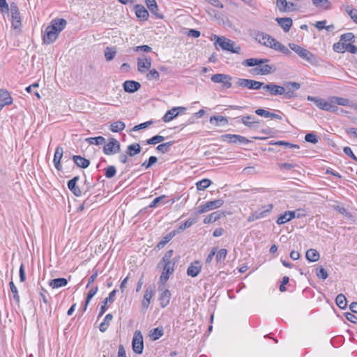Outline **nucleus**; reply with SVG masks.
I'll return each mask as SVG.
<instances>
[{
	"instance_id": "f257e3e1",
	"label": "nucleus",
	"mask_w": 357,
	"mask_h": 357,
	"mask_svg": "<svg viewBox=\"0 0 357 357\" xmlns=\"http://www.w3.org/2000/svg\"><path fill=\"white\" fill-rule=\"evenodd\" d=\"M66 24L67 22L64 19L53 20L45 31L43 38L44 43H54L57 39L59 33L65 29Z\"/></svg>"
},
{
	"instance_id": "f03ea898",
	"label": "nucleus",
	"mask_w": 357,
	"mask_h": 357,
	"mask_svg": "<svg viewBox=\"0 0 357 357\" xmlns=\"http://www.w3.org/2000/svg\"><path fill=\"white\" fill-rule=\"evenodd\" d=\"M255 38L260 44L266 47H271L286 55H290L291 54V52L286 46L271 37L270 35L264 32L256 31L255 33Z\"/></svg>"
},
{
	"instance_id": "7ed1b4c3",
	"label": "nucleus",
	"mask_w": 357,
	"mask_h": 357,
	"mask_svg": "<svg viewBox=\"0 0 357 357\" xmlns=\"http://www.w3.org/2000/svg\"><path fill=\"white\" fill-rule=\"evenodd\" d=\"M289 48L296 52L301 59L305 60L310 64L317 65L319 63V61L317 56L308 51L307 50L295 44V43H289Z\"/></svg>"
},
{
	"instance_id": "20e7f679",
	"label": "nucleus",
	"mask_w": 357,
	"mask_h": 357,
	"mask_svg": "<svg viewBox=\"0 0 357 357\" xmlns=\"http://www.w3.org/2000/svg\"><path fill=\"white\" fill-rule=\"evenodd\" d=\"M214 38L216 40L215 42V45H218L222 50L231 52L232 53H240V46L234 47L235 43L232 40L224 36H218L216 35L214 36Z\"/></svg>"
},
{
	"instance_id": "39448f33",
	"label": "nucleus",
	"mask_w": 357,
	"mask_h": 357,
	"mask_svg": "<svg viewBox=\"0 0 357 357\" xmlns=\"http://www.w3.org/2000/svg\"><path fill=\"white\" fill-rule=\"evenodd\" d=\"M307 99L314 102L317 107L322 110L331 112H337L339 110V107L333 102L332 99L330 101H326L323 98L311 96H308Z\"/></svg>"
},
{
	"instance_id": "423d86ee",
	"label": "nucleus",
	"mask_w": 357,
	"mask_h": 357,
	"mask_svg": "<svg viewBox=\"0 0 357 357\" xmlns=\"http://www.w3.org/2000/svg\"><path fill=\"white\" fill-rule=\"evenodd\" d=\"M236 84L238 86L247 88L248 89L258 90L263 86L264 82L250 79L238 78L236 81Z\"/></svg>"
},
{
	"instance_id": "0eeeda50",
	"label": "nucleus",
	"mask_w": 357,
	"mask_h": 357,
	"mask_svg": "<svg viewBox=\"0 0 357 357\" xmlns=\"http://www.w3.org/2000/svg\"><path fill=\"white\" fill-rule=\"evenodd\" d=\"M132 349L135 354H141L144 349L143 336L139 331H136L132 339Z\"/></svg>"
},
{
	"instance_id": "6e6552de",
	"label": "nucleus",
	"mask_w": 357,
	"mask_h": 357,
	"mask_svg": "<svg viewBox=\"0 0 357 357\" xmlns=\"http://www.w3.org/2000/svg\"><path fill=\"white\" fill-rule=\"evenodd\" d=\"M120 151V143L116 139L112 137L109 142L103 148V152L105 155H113L119 153Z\"/></svg>"
},
{
	"instance_id": "1a4fd4ad",
	"label": "nucleus",
	"mask_w": 357,
	"mask_h": 357,
	"mask_svg": "<svg viewBox=\"0 0 357 357\" xmlns=\"http://www.w3.org/2000/svg\"><path fill=\"white\" fill-rule=\"evenodd\" d=\"M223 204H224V201L221 199L208 202L205 204H203L199 207L197 213L202 214V213H206L210 210H212L214 208H218L221 207L223 205Z\"/></svg>"
},
{
	"instance_id": "9d476101",
	"label": "nucleus",
	"mask_w": 357,
	"mask_h": 357,
	"mask_svg": "<svg viewBox=\"0 0 357 357\" xmlns=\"http://www.w3.org/2000/svg\"><path fill=\"white\" fill-rule=\"evenodd\" d=\"M220 137L222 141L232 144H248L250 142L246 137L239 135L225 134L221 135Z\"/></svg>"
},
{
	"instance_id": "9b49d317",
	"label": "nucleus",
	"mask_w": 357,
	"mask_h": 357,
	"mask_svg": "<svg viewBox=\"0 0 357 357\" xmlns=\"http://www.w3.org/2000/svg\"><path fill=\"white\" fill-rule=\"evenodd\" d=\"M211 79L214 83H222L226 89H229L231 86V77L228 75L215 74L212 75Z\"/></svg>"
},
{
	"instance_id": "f8f14e48",
	"label": "nucleus",
	"mask_w": 357,
	"mask_h": 357,
	"mask_svg": "<svg viewBox=\"0 0 357 357\" xmlns=\"http://www.w3.org/2000/svg\"><path fill=\"white\" fill-rule=\"evenodd\" d=\"M10 12L12 16V26L14 29H19L21 26V18L17 6L15 3L10 4Z\"/></svg>"
},
{
	"instance_id": "ddd939ff",
	"label": "nucleus",
	"mask_w": 357,
	"mask_h": 357,
	"mask_svg": "<svg viewBox=\"0 0 357 357\" xmlns=\"http://www.w3.org/2000/svg\"><path fill=\"white\" fill-rule=\"evenodd\" d=\"M286 88V98L290 99L297 96L296 91L301 88V84L295 82L284 83Z\"/></svg>"
},
{
	"instance_id": "4468645a",
	"label": "nucleus",
	"mask_w": 357,
	"mask_h": 357,
	"mask_svg": "<svg viewBox=\"0 0 357 357\" xmlns=\"http://www.w3.org/2000/svg\"><path fill=\"white\" fill-rule=\"evenodd\" d=\"M186 108L184 107H175L168 110L162 117L164 122H169L176 118L179 112L185 111Z\"/></svg>"
},
{
	"instance_id": "2eb2a0df",
	"label": "nucleus",
	"mask_w": 357,
	"mask_h": 357,
	"mask_svg": "<svg viewBox=\"0 0 357 357\" xmlns=\"http://www.w3.org/2000/svg\"><path fill=\"white\" fill-rule=\"evenodd\" d=\"M273 204H268L267 208L261 211H255L252 213L248 218V222H252L258 219L265 217L273 208Z\"/></svg>"
},
{
	"instance_id": "dca6fc26",
	"label": "nucleus",
	"mask_w": 357,
	"mask_h": 357,
	"mask_svg": "<svg viewBox=\"0 0 357 357\" xmlns=\"http://www.w3.org/2000/svg\"><path fill=\"white\" fill-rule=\"evenodd\" d=\"M275 70L276 68L273 65L266 64V63L258 65V66L254 69L256 74L261 75L271 74Z\"/></svg>"
},
{
	"instance_id": "f3484780",
	"label": "nucleus",
	"mask_w": 357,
	"mask_h": 357,
	"mask_svg": "<svg viewBox=\"0 0 357 357\" xmlns=\"http://www.w3.org/2000/svg\"><path fill=\"white\" fill-rule=\"evenodd\" d=\"M276 6L280 12H291L295 10V4L287 0H276Z\"/></svg>"
},
{
	"instance_id": "a211bd4d",
	"label": "nucleus",
	"mask_w": 357,
	"mask_h": 357,
	"mask_svg": "<svg viewBox=\"0 0 357 357\" xmlns=\"http://www.w3.org/2000/svg\"><path fill=\"white\" fill-rule=\"evenodd\" d=\"M202 268V265L199 261H195L191 263L187 269V274L192 278L197 277Z\"/></svg>"
},
{
	"instance_id": "6ab92c4d",
	"label": "nucleus",
	"mask_w": 357,
	"mask_h": 357,
	"mask_svg": "<svg viewBox=\"0 0 357 357\" xmlns=\"http://www.w3.org/2000/svg\"><path fill=\"white\" fill-rule=\"evenodd\" d=\"M123 86L126 92L134 93L140 89L141 84L136 81L127 80L123 83Z\"/></svg>"
},
{
	"instance_id": "aec40b11",
	"label": "nucleus",
	"mask_w": 357,
	"mask_h": 357,
	"mask_svg": "<svg viewBox=\"0 0 357 357\" xmlns=\"http://www.w3.org/2000/svg\"><path fill=\"white\" fill-rule=\"evenodd\" d=\"M63 149L61 146H57L55 150L54 155V164L55 168L58 171H61L62 169V166L61 165V160L63 157Z\"/></svg>"
},
{
	"instance_id": "412c9836",
	"label": "nucleus",
	"mask_w": 357,
	"mask_h": 357,
	"mask_svg": "<svg viewBox=\"0 0 357 357\" xmlns=\"http://www.w3.org/2000/svg\"><path fill=\"white\" fill-rule=\"evenodd\" d=\"M145 2L147 8L153 15H154L157 18H163V15L158 12L159 9L155 0H145Z\"/></svg>"
},
{
	"instance_id": "4be33fe9",
	"label": "nucleus",
	"mask_w": 357,
	"mask_h": 357,
	"mask_svg": "<svg viewBox=\"0 0 357 357\" xmlns=\"http://www.w3.org/2000/svg\"><path fill=\"white\" fill-rule=\"evenodd\" d=\"M151 66V59L144 58L137 59V68L140 73L146 72Z\"/></svg>"
},
{
	"instance_id": "5701e85b",
	"label": "nucleus",
	"mask_w": 357,
	"mask_h": 357,
	"mask_svg": "<svg viewBox=\"0 0 357 357\" xmlns=\"http://www.w3.org/2000/svg\"><path fill=\"white\" fill-rule=\"evenodd\" d=\"M116 291H117L116 289H114L112 291H111L109 293L108 297L105 298V300L102 302L103 304L102 305V306L100 307L98 317L102 316L105 312V311L107 309V303H113L114 301V297L116 294Z\"/></svg>"
},
{
	"instance_id": "b1692460",
	"label": "nucleus",
	"mask_w": 357,
	"mask_h": 357,
	"mask_svg": "<svg viewBox=\"0 0 357 357\" xmlns=\"http://www.w3.org/2000/svg\"><path fill=\"white\" fill-rule=\"evenodd\" d=\"M275 21L285 32L289 31L293 24L292 19L290 17H277Z\"/></svg>"
},
{
	"instance_id": "393cba45",
	"label": "nucleus",
	"mask_w": 357,
	"mask_h": 357,
	"mask_svg": "<svg viewBox=\"0 0 357 357\" xmlns=\"http://www.w3.org/2000/svg\"><path fill=\"white\" fill-rule=\"evenodd\" d=\"M79 179V177L75 176L73 178L68 182V187L69 190L77 197H79L82 195V192L79 187L77 186L76 183Z\"/></svg>"
},
{
	"instance_id": "a878e982",
	"label": "nucleus",
	"mask_w": 357,
	"mask_h": 357,
	"mask_svg": "<svg viewBox=\"0 0 357 357\" xmlns=\"http://www.w3.org/2000/svg\"><path fill=\"white\" fill-rule=\"evenodd\" d=\"M135 11L136 16L143 20H146L149 18V14L145 7L140 4L135 6Z\"/></svg>"
},
{
	"instance_id": "bb28decb",
	"label": "nucleus",
	"mask_w": 357,
	"mask_h": 357,
	"mask_svg": "<svg viewBox=\"0 0 357 357\" xmlns=\"http://www.w3.org/2000/svg\"><path fill=\"white\" fill-rule=\"evenodd\" d=\"M241 122L248 128H257V124L259 121L257 120L255 116H245L241 117Z\"/></svg>"
},
{
	"instance_id": "cd10ccee",
	"label": "nucleus",
	"mask_w": 357,
	"mask_h": 357,
	"mask_svg": "<svg viewBox=\"0 0 357 357\" xmlns=\"http://www.w3.org/2000/svg\"><path fill=\"white\" fill-rule=\"evenodd\" d=\"M294 218H296V211H286L278 218L276 222L278 225H282L290 221Z\"/></svg>"
},
{
	"instance_id": "c85d7f7f",
	"label": "nucleus",
	"mask_w": 357,
	"mask_h": 357,
	"mask_svg": "<svg viewBox=\"0 0 357 357\" xmlns=\"http://www.w3.org/2000/svg\"><path fill=\"white\" fill-rule=\"evenodd\" d=\"M268 61V59H256V58H251V59H248L246 60H245L243 62V64L245 65V66H249V67H251V66H258V65L259 64H263L264 63H267Z\"/></svg>"
},
{
	"instance_id": "c756f323",
	"label": "nucleus",
	"mask_w": 357,
	"mask_h": 357,
	"mask_svg": "<svg viewBox=\"0 0 357 357\" xmlns=\"http://www.w3.org/2000/svg\"><path fill=\"white\" fill-rule=\"evenodd\" d=\"M171 298V293L168 289H165L160 295L159 301L162 307H166L169 303Z\"/></svg>"
},
{
	"instance_id": "7c9ffc66",
	"label": "nucleus",
	"mask_w": 357,
	"mask_h": 357,
	"mask_svg": "<svg viewBox=\"0 0 357 357\" xmlns=\"http://www.w3.org/2000/svg\"><path fill=\"white\" fill-rule=\"evenodd\" d=\"M0 102L5 105H9L13 103V98L7 90L0 89Z\"/></svg>"
},
{
	"instance_id": "2f4dec72",
	"label": "nucleus",
	"mask_w": 357,
	"mask_h": 357,
	"mask_svg": "<svg viewBox=\"0 0 357 357\" xmlns=\"http://www.w3.org/2000/svg\"><path fill=\"white\" fill-rule=\"evenodd\" d=\"M68 284V280L63 278H55L51 280L49 282V285L52 289H57L59 287H63L66 286Z\"/></svg>"
},
{
	"instance_id": "473e14b6",
	"label": "nucleus",
	"mask_w": 357,
	"mask_h": 357,
	"mask_svg": "<svg viewBox=\"0 0 357 357\" xmlns=\"http://www.w3.org/2000/svg\"><path fill=\"white\" fill-rule=\"evenodd\" d=\"M153 288L151 287H149L146 289L144 295V299L142 301V306L145 308H147L150 304L151 299L152 298L153 296Z\"/></svg>"
},
{
	"instance_id": "72a5a7b5",
	"label": "nucleus",
	"mask_w": 357,
	"mask_h": 357,
	"mask_svg": "<svg viewBox=\"0 0 357 357\" xmlns=\"http://www.w3.org/2000/svg\"><path fill=\"white\" fill-rule=\"evenodd\" d=\"M222 216H225L224 213L220 212V211H215V212L211 213L210 215H207L204 218V223L208 224V223L214 222L217 221L218 220H219Z\"/></svg>"
},
{
	"instance_id": "f704fd0d",
	"label": "nucleus",
	"mask_w": 357,
	"mask_h": 357,
	"mask_svg": "<svg viewBox=\"0 0 357 357\" xmlns=\"http://www.w3.org/2000/svg\"><path fill=\"white\" fill-rule=\"evenodd\" d=\"M73 159L74 162L77 165V166L83 169L88 167L90 165L89 160L84 158L80 155H74L73 157Z\"/></svg>"
},
{
	"instance_id": "c9c22d12",
	"label": "nucleus",
	"mask_w": 357,
	"mask_h": 357,
	"mask_svg": "<svg viewBox=\"0 0 357 357\" xmlns=\"http://www.w3.org/2000/svg\"><path fill=\"white\" fill-rule=\"evenodd\" d=\"M306 259L312 262L317 261L319 259V253L314 249H309L305 254Z\"/></svg>"
},
{
	"instance_id": "e433bc0d",
	"label": "nucleus",
	"mask_w": 357,
	"mask_h": 357,
	"mask_svg": "<svg viewBox=\"0 0 357 357\" xmlns=\"http://www.w3.org/2000/svg\"><path fill=\"white\" fill-rule=\"evenodd\" d=\"M314 6L324 10H329L331 8V3L328 0H312Z\"/></svg>"
},
{
	"instance_id": "4c0bfd02",
	"label": "nucleus",
	"mask_w": 357,
	"mask_h": 357,
	"mask_svg": "<svg viewBox=\"0 0 357 357\" xmlns=\"http://www.w3.org/2000/svg\"><path fill=\"white\" fill-rule=\"evenodd\" d=\"M141 151V146L139 144L135 143L130 144L128 146L126 153L132 157L139 153Z\"/></svg>"
},
{
	"instance_id": "58836bf2",
	"label": "nucleus",
	"mask_w": 357,
	"mask_h": 357,
	"mask_svg": "<svg viewBox=\"0 0 357 357\" xmlns=\"http://www.w3.org/2000/svg\"><path fill=\"white\" fill-rule=\"evenodd\" d=\"M215 121V126H218L221 124L222 125H227L228 123V120L226 117L218 115V116H213L210 118V122L211 123H213V122Z\"/></svg>"
},
{
	"instance_id": "ea45409f",
	"label": "nucleus",
	"mask_w": 357,
	"mask_h": 357,
	"mask_svg": "<svg viewBox=\"0 0 357 357\" xmlns=\"http://www.w3.org/2000/svg\"><path fill=\"white\" fill-rule=\"evenodd\" d=\"M116 52V47H107L104 52L105 59L108 61H112L114 58Z\"/></svg>"
},
{
	"instance_id": "a19ab883",
	"label": "nucleus",
	"mask_w": 357,
	"mask_h": 357,
	"mask_svg": "<svg viewBox=\"0 0 357 357\" xmlns=\"http://www.w3.org/2000/svg\"><path fill=\"white\" fill-rule=\"evenodd\" d=\"M126 127L125 123L121 121H117L110 125V130L113 132H118L124 130Z\"/></svg>"
},
{
	"instance_id": "79ce46f5",
	"label": "nucleus",
	"mask_w": 357,
	"mask_h": 357,
	"mask_svg": "<svg viewBox=\"0 0 357 357\" xmlns=\"http://www.w3.org/2000/svg\"><path fill=\"white\" fill-rule=\"evenodd\" d=\"M335 302H336L337 305L340 309L344 310L347 307V298L344 296V295H343L342 294H340L337 296V297L335 298Z\"/></svg>"
},
{
	"instance_id": "37998d69",
	"label": "nucleus",
	"mask_w": 357,
	"mask_h": 357,
	"mask_svg": "<svg viewBox=\"0 0 357 357\" xmlns=\"http://www.w3.org/2000/svg\"><path fill=\"white\" fill-rule=\"evenodd\" d=\"M275 87H277V84L274 83H269L268 84L263 85L262 88L265 91H266L269 95L271 96H278L277 94V89H275Z\"/></svg>"
},
{
	"instance_id": "c03bdc74",
	"label": "nucleus",
	"mask_w": 357,
	"mask_h": 357,
	"mask_svg": "<svg viewBox=\"0 0 357 357\" xmlns=\"http://www.w3.org/2000/svg\"><path fill=\"white\" fill-rule=\"evenodd\" d=\"M86 141L93 145H101L105 143V139L102 136L86 138Z\"/></svg>"
},
{
	"instance_id": "a18cd8bd",
	"label": "nucleus",
	"mask_w": 357,
	"mask_h": 357,
	"mask_svg": "<svg viewBox=\"0 0 357 357\" xmlns=\"http://www.w3.org/2000/svg\"><path fill=\"white\" fill-rule=\"evenodd\" d=\"M174 141H171L161 144L157 146L156 149L162 153H167L170 150V147L174 144Z\"/></svg>"
},
{
	"instance_id": "49530a36",
	"label": "nucleus",
	"mask_w": 357,
	"mask_h": 357,
	"mask_svg": "<svg viewBox=\"0 0 357 357\" xmlns=\"http://www.w3.org/2000/svg\"><path fill=\"white\" fill-rule=\"evenodd\" d=\"M197 221V218H190L188 220H186L184 223L181 224L178 228V232L180 231H184L185 229L191 227L193 224L196 223Z\"/></svg>"
},
{
	"instance_id": "de8ad7c7",
	"label": "nucleus",
	"mask_w": 357,
	"mask_h": 357,
	"mask_svg": "<svg viewBox=\"0 0 357 357\" xmlns=\"http://www.w3.org/2000/svg\"><path fill=\"white\" fill-rule=\"evenodd\" d=\"M333 102L336 105L347 106L350 105L349 100L340 97H333L332 98Z\"/></svg>"
},
{
	"instance_id": "09e8293b",
	"label": "nucleus",
	"mask_w": 357,
	"mask_h": 357,
	"mask_svg": "<svg viewBox=\"0 0 357 357\" xmlns=\"http://www.w3.org/2000/svg\"><path fill=\"white\" fill-rule=\"evenodd\" d=\"M98 290V288L97 286L93 287V288L91 289V290L88 293V295L86 298V303H85V305L84 307V310H86L89 303H90L92 298L96 294Z\"/></svg>"
},
{
	"instance_id": "8fccbe9b",
	"label": "nucleus",
	"mask_w": 357,
	"mask_h": 357,
	"mask_svg": "<svg viewBox=\"0 0 357 357\" xmlns=\"http://www.w3.org/2000/svg\"><path fill=\"white\" fill-rule=\"evenodd\" d=\"M163 335L162 328H155L151 331L150 337L153 340H156Z\"/></svg>"
},
{
	"instance_id": "3c124183",
	"label": "nucleus",
	"mask_w": 357,
	"mask_h": 357,
	"mask_svg": "<svg viewBox=\"0 0 357 357\" xmlns=\"http://www.w3.org/2000/svg\"><path fill=\"white\" fill-rule=\"evenodd\" d=\"M211 183V181L208 178H204L202 181L197 182L196 183L197 188L199 190H204L206 189Z\"/></svg>"
},
{
	"instance_id": "603ef678",
	"label": "nucleus",
	"mask_w": 357,
	"mask_h": 357,
	"mask_svg": "<svg viewBox=\"0 0 357 357\" xmlns=\"http://www.w3.org/2000/svg\"><path fill=\"white\" fill-rule=\"evenodd\" d=\"M174 234L172 233L167 234L165 236L162 238V239L158 243L157 248L158 249H161L165 247V245L169 243L172 238H173Z\"/></svg>"
},
{
	"instance_id": "864d4df0",
	"label": "nucleus",
	"mask_w": 357,
	"mask_h": 357,
	"mask_svg": "<svg viewBox=\"0 0 357 357\" xmlns=\"http://www.w3.org/2000/svg\"><path fill=\"white\" fill-rule=\"evenodd\" d=\"M227 255V250L225 248L220 249L218 252L217 251L215 257L216 261L218 263L223 261L225 259Z\"/></svg>"
},
{
	"instance_id": "5fc2aeb1",
	"label": "nucleus",
	"mask_w": 357,
	"mask_h": 357,
	"mask_svg": "<svg viewBox=\"0 0 357 357\" xmlns=\"http://www.w3.org/2000/svg\"><path fill=\"white\" fill-rule=\"evenodd\" d=\"M173 255V250H168L162 257V261L164 264H174V263L172 262V257Z\"/></svg>"
},
{
	"instance_id": "6e6d98bb",
	"label": "nucleus",
	"mask_w": 357,
	"mask_h": 357,
	"mask_svg": "<svg viewBox=\"0 0 357 357\" xmlns=\"http://www.w3.org/2000/svg\"><path fill=\"white\" fill-rule=\"evenodd\" d=\"M165 137L161 135H155L153 137L149 139L146 142L149 144H156L158 143L162 142L165 140Z\"/></svg>"
},
{
	"instance_id": "4d7b16f0",
	"label": "nucleus",
	"mask_w": 357,
	"mask_h": 357,
	"mask_svg": "<svg viewBox=\"0 0 357 357\" xmlns=\"http://www.w3.org/2000/svg\"><path fill=\"white\" fill-rule=\"evenodd\" d=\"M116 173V170L114 166H109L105 169V176L107 178H113Z\"/></svg>"
},
{
	"instance_id": "13d9d810",
	"label": "nucleus",
	"mask_w": 357,
	"mask_h": 357,
	"mask_svg": "<svg viewBox=\"0 0 357 357\" xmlns=\"http://www.w3.org/2000/svg\"><path fill=\"white\" fill-rule=\"evenodd\" d=\"M9 285H10V287L11 292L13 293V298L17 302H19L20 301V296H19L18 291H17V289L16 286L15 285V284L13 283V281L10 282Z\"/></svg>"
},
{
	"instance_id": "bf43d9fd",
	"label": "nucleus",
	"mask_w": 357,
	"mask_h": 357,
	"mask_svg": "<svg viewBox=\"0 0 357 357\" xmlns=\"http://www.w3.org/2000/svg\"><path fill=\"white\" fill-rule=\"evenodd\" d=\"M305 139L306 142L312 144H317L318 142V137L313 132L306 134L305 136Z\"/></svg>"
},
{
	"instance_id": "052dcab7",
	"label": "nucleus",
	"mask_w": 357,
	"mask_h": 357,
	"mask_svg": "<svg viewBox=\"0 0 357 357\" xmlns=\"http://www.w3.org/2000/svg\"><path fill=\"white\" fill-rule=\"evenodd\" d=\"M354 35L353 33L349 32L347 33H344L341 36L340 40L344 42H354Z\"/></svg>"
},
{
	"instance_id": "680f3d73",
	"label": "nucleus",
	"mask_w": 357,
	"mask_h": 357,
	"mask_svg": "<svg viewBox=\"0 0 357 357\" xmlns=\"http://www.w3.org/2000/svg\"><path fill=\"white\" fill-rule=\"evenodd\" d=\"M160 77L159 73L155 69H152L146 75V77L149 80L158 79Z\"/></svg>"
},
{
	"instance_id": "e2e57ef3",
	"label": "nucleus",
	"mask_w": 357,
	"mask_h": 357,
	"mask_svg": "<svg viewBox=\"0 0 357 357\" xmlns=\"http://www.w3.org/2000/svg\"><path fill=\"white\" fill-rule=\"evenodd\" d=\"M346 45L345 43H336L333 45V50L336 52H344L346 51Z\"/></svg>"
},
{
	"instance_id": "0e129e2a",
	"label": "nucleus",
	"mask_w": 357,
	"mask_h": 357,
	"mask_svg": "<svg viewBox=\"0 0 357 357\" xmlns=\"http://www.w3.org/2000/svg\"><path fill=\"white\" fill-rule=\"evenodd\" d=\"M157 161H158V158L155 156H151L149 158L148 162L145 161L144 162L142 163V166L145 167L146 169H148L150 167H151L153 165L156 163Z\"/></svg>"
},
{
	"instance_id": "69168bd1",
	"label": "nucleus",
	"mask_w": 357,
	"mask_h": 357,
	"mask_svg": "<svg viewBox=\"0 0 357 357\" xmlns=\"http://www.w3.org/2000/svg\"><path fill=\"white\" fill-rule=\"evenodd\" d=\"M317 276L321 280H326L328 278L327 271L322 267L317 268Z\"/></svg>"
},
{
	"instance_id": "338daca9",
	"label": "nucleus",
	"mask_w": 357,
	"mask_h": 357,
	"mask_svg": "<svg viewBox=\"0 0 357 357\" xmlns=\"http://www.w3.org/2000/svg\"><path fill=\"white\" fill-rule=\"evenodd\" d=\"M345 10L352 20H354L357 16V10L352 8L351 6H347Z\"/></svg>"
},
{
	"instance_id": "774afa93",
	"label": "nucleus",
	"mask_w": 357,
	"mask_h": 357,
	"mask_svg": "<svg viewBox=\"0 0 357 357\" xmlns=\"http://www.w3.org/2000/svg\"><path fill=\"white\" fill-rule=\"evenodd\" d=\"M271 113L272 112L263 109H257L255 110V114L265 118H271Z\"/></svg>"
}]
</instances>
